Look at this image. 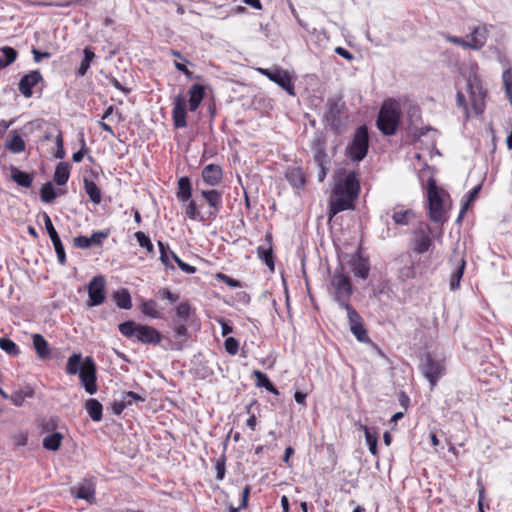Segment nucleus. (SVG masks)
<instances>
[{
  "label": "nucleus",
  "mask_w": 512,
  "mask_h": 512,
  "mask_svg": "<svg viewBox=\"0 0 512 512\" xmlns=\"http://www.w3.org/2000/svg\"><path fill=\"white\" fill-rule=\"evenodd\" d=\"M360 190L359 181L354 172L348 173L343 181H338L332 191L329 201V217L353 208Z\"/></svg>",
  "instance_id": "nucleus-1"
},
{
  "label": "nucleus",
  "mask_w": 512,
  "mask_h": 512,
  "mask_svg": "<svg viewBox=\"0 0 512 512\" xmlns=\"http://www.w3.org/2000/svg\"><path fill=\"white\" fill-rule=\"evenodd\" d=\"M201 197L209 206L208 211L203 214L200 209L202 205H198L196 200H190L185 207V215L188 219L193 221L205 222L214 221L220 210L222 209L223 194L216 189L201 190Z\"/></svg>",
  "instance_id": "nucleus-2"
},
{
  "label": "nucleus",
  "mask_w": 512,
  "mask_h": 512,
  "mask_svg": "<svg viewBox=\"0 0 512 512\" xmlns=\"http://www.w3.org/2000/svg\"><path fill=\"white\" fill-rule=\"evenodd\" d=\"M118 329L125 337H135L143 344L158 345L162 340V335L157 329L152 326L137 324L132 320L119 324Z\"/></svg>",
  "instance_id": "nucleus-3"
},
{
  "label": "nucleus",
  "mask_w": 512,
  "mask_h": 512,
  "mask_svg": "<svg viewBox=\"0 0 512 512\" xmlns=\"http://www.w3.org/2000/svg\"><path fill=\"white\" fill-rule=\"evenodd\" d=\"M401 111L397 103L385 101L378 113L376 125L382 134L394 135L398 129Z\"/></svg>",
  "instance_id": "nucleus-4"
},
{
  "label": "nucleus",
  "mask_w": 512,
  "mask_h": 512,
  "mask_svg": "<svg viewBox=\"0 0 512 512\" xmlns=\"http://www.w3.org/2000/svg\"><path fill=\"white\" fill-rule=\"evenodd\" d=\"M345 111L346 104L342 97L336 96L328 98L324 119L326 125L337 135L341 134L345 129Z\"/></svg>",
  "instance_id": "nucleus-5"
},
{
  "label": "nucleus",
  "mask_w": 512,
  "mask_h": 512,
  "mask_svg": "<svg viewBox=\"0 0 512 512\" xmlns=\"http://www.w3.org/2000/svg\"><path fill=\"white\" fill-rule=\"evenodd\" d=\"M330 285L333 288V299L338 303L342 309H348L352 307L350 305V299L353 293V288L349 276L343 273V270H335L333 273Z\"/></svg>",
  "instance_id": "nucleus-6"
},
{
  "label": "nucleus",
  "mask_w": 512,
  "mask_h": 512,
  "mask_svg": "<svg viewBox=\"0 0 512 512\" xmlns=\"http://www.w3.org/2000/svg\"><path fill=\"white\" fill-rule=\"evenodd\" d=\"M327 140L322 132H315L311 142L310 148L313 153V161L319 168L318 181L322 182L327 176L330 166V158L326 152Z\"/></svg>",
  "instance_id": "nucleus-7"
},
{
  "label": "nucleus",
  "mask_w": 512,
  "mask_h": 512,
  "mask_svg": "<svg viewBox=\"0 0 512 512\" xmlns=\"http://www.w3.org/2000/svg\"><path fill=\"white\" fill-rule=\"evenodd\" d=\"M369 148V134L365 125L358 127L352 137V140L345 149L346 156L353 162L362 161Z\"/></svg>",
  "instance_id": "nucleus-8"
},
{
  "label": "nucleus",
  "mask_w": 512,
  "mask_h": 512,
  "mask_svg": "<svg viewBox=\"0 0 512 512\" xmlns=\"http://www.w3.org/2000/svg\"><path fill=\"white\" fill-rule=\"evenodd\" d=\"M472 109L476 115H480L485 109V98L487 91L484 89L481 80L476 74L470 75L467 80Z\"/></svg>",
  "instance_id": "nucleus-9"
},
{
  "label": "nucleus",
  "mask_w": 512,
  "mask_h": 512,
  "mask_svg": "<svg viewBox=\"0 0 512 512\" xmlns=\"http://www.w3.org/2000/svg\"><path fill=\"white\" fill-rule=\"evenodd\" d=\"M428 205L429 217L431 221L436 223H443L446 221L445 212L443 209V201L440 196L438 187L433 179L428 180Z\"/></svg>",
  "instance_id": "nucleus-10"
},
{
  "label": "nucleus",
  "mask_w": 512,
  "mask_h": 512,
  "mask_svg": "<svg viewBox=\"0 0 512 512\" xmlns=\"http://www.w3.org/2000/svg\"><path fill=\"white\" fill-rule=\"evenodd\" d=\"M420 371L433 388L444 375L445 366L442 361L436 360L430 354H427L420 363Z\"/></svg>",
  "instance_id": "nucleus-11"
},
{
  "label": "nucleus",
  "mask_w": 512,
  "mask_h": 512,
  "mask_svg": "<svg viewBox=\"0 0 512 512\" xmlns=\"http://www.w3.org/2000/svg\"><path fill=\"white\" fill-rule=\"evenodd\" d=\"M106 279L103 275L93 277L87 285L88 307L99 306L106 299Z\"/></svg>",
  "instance_id": "nucleus-12"
},
{
  "label": "nucleus",
  "mask_w": 512,
  "mask_h": 512,
  "mask_svg": "<svg viewBox=\"0 0 512 512\" xmlns=\"http://www.w3.org/2000/svg\"><path fill=\"white\" fill-rule=\"evenodd\" d=\"M258 71L262 75L266 76L269 80L279 85L289 95H295L294 85L291 81V76L288 71L279 67H275L273 69L259 68Z\"/></svg>",
  "instance_id": "nucleus-13"
},
{
  "label": "nucleus",
  "mask_w": 512,
  "mask_h": 512,
  "mask_svg": "<svg viewBox=\"0 0 512 512\" xmlns=\"http://www.w3.org/2000/svg\"><path fill=\"white\" fill-rule=\"evenodd\" d=\"M78 375L85 391L91 395L95 394L97 392L96 365L91 357L84 359L82 370Z\"/></svg>",
  "instance_id": "nucleus-14"
},
{
  "label": "nucleus",
  "mask_w": 512,
  "mask_h": 512,
  "mask_svg": "<svg viewBox=\"0 0 512 512\" xmlns=\"http://www.w3.org/2000/svg\"><path fill=\"white\" fill-rule=\"evenodd\" d=\"M42 218H43V222H44L46 231L53 243L58 262L60 265H65L66 264V253H65L63 243L60 239V236H59L58 232L56 231V229L54 228L50 216L46 212L42 213Z\"/></svg>",
  "instance_id": "nucleus-15"
},
{
  "label": "nucleus",
  "mask_w": 512,
  "mask_h": 512,
  "mask_svg": "<svg viewBox=\"0 0 512 512\" xmlns=\"http://www.w3.org/2000/svg\"><path fill=\"white\" fill-rule=\"evenodd\" d=\"M347 312V317L349 321L350 331L356 337V339L360 342L368 341V333L364 327L362 317L359 313L353 308L350 307L345 309Z\"/></svg>",
  "instance_id": "nucleus-16"
},
{
  "label": "nucleus",
  "mask_w": 512,
  "mask_h": 512,
  "mask_svg": "<svg viewBox=\"0 0 512 512\" xmlns=\"http://www.w3.org/2000/svg\"><path fill=\"white\" fill-rule=\"evenodd\" d=\"M187 112H186V98L182 95H177L174 98L172 119L175 128H184L187 126Z\"/></svg>",
  "instance_id": "nucleus-17"
},
{
  "label": "nucleus",
  "mask_w": 512,
  "mask_h": 512,
  "mask_svg": "<svg viewBox=\"0 0 512 512\" xmlns=\"http://www.w3.org/2000/svg\"><path fill=\"white\" fill-rule=\"evenodd\" d=\"M432 246L431 230L429 227L417 229L413 236V249L418 254L427 252Z\"/></svg>",
  "instance_id": "nucleus-18"
},
{
  "label": "nucleus",
  "mask_w": 512,
  "mask_h": 512,
  "mask_svg": "<svg viewBox=\"0 0 512 512\" xmlns=\"http://www.w3.org/2000/svg\"><path fill=\"white\" fill-rule=\"evenodd\" d=\"M42 80L41 73L38 70H33L21 78L18 85L19 91L26 98H30L33 95L32 88Z\"/></svg>",
  "instance_id": "nucleus-19"
},
{
  "label": "nucleus",
  "mask_w": 512,
  "mask_h": 512,
  "mask_svg": "<svg viewBox=\"0 0 512 512\" xmlns=\"http://www.w3.org/2000/svg\"><path fill=\"white\" fill-rule=\"evenodd\" d=\"M450 262L454 263L455 267L450 276V289L452 291L457 290L460 287V281L464 275L466 267V260L464 257L453 256Z\"/></svg>",
  "instance_id": "nucleus-20"
},
{
  "label": "nucleus",
  "mask_w": 512,
  "mask_h": 512,
  "mask_svg": "<svg viewBox=\"0 0 512 512\" xmlns=\"http://www.w3.org/2000/svg\"><path fill=\"white\" fill-rule=\"evenodd\" d=\"M354 276L366 280L369 276V260L361 255H354L349 261Z\"/></svg>",
  "instance_id": "nucleus-21"
},
{
  "label": "nucleus",
  "mask_w": 512,
  "mask_h": 512,
  "mask_svg": "<svg viewBox=\"0 0 512 512\" xmlns=\"http://www.w3.org/2000/svg\"><path fill=\"white\" fill-rule=\"evenodd\" d=\"M202 179L209 186H217L223 177L222 168L216 164H208L202 170Z\"/></svg>",
  "instance_id": "nucleus-22"
},
{
  "label": "nucleus",
  "mask_w": 512,
  "mask_h": 512,
  "mask_svg": "<svg viewBox=\"0 0 512 512\" xmlns=\"http://www.w3.org/2000/svg\"><path fill=\"white\" fill-rule=\"evenodd\" d=\"M487 35L488 30L486 25H479L474 27L469 34L470 49H481L487 41Z\"/></svg>",
  "instance_id": "nucleus-23"
},
{
  "label": "nucleus",
  "mask_w": 512,
  "mask_h": 512,
  "mask_svg": "<svg viewBox=\"0 0 512 512\" xmlns=\"http://www.w3.org/2000/svg\"><path fill=\"white\" fill-rule=\"evenodd\" d=\"M4 147L13 154H19L25 151L26 143L19 131L14 129L10 131L9 138L6 140Z\"/></svg>",
  "instance_id": "nucleus-24"
},
{
  "label": "nucleus",
  "mask_w": 512,
  "mask_h": 512,
  "mask_svg": "<svg viewBox=\"0 0 512 512\" xmlns=\"http://www.w3.org/2000/svg\"><path fill=\"white\" fill-rule=\"evenodd\" d=\"M205 96L204 86L201 84H193L189 89V109L195 111L201 104Z\"/></svg>",
  "instance_id": "nucleus-25"
},
{
  "label": "nucleus",
  "mask_w": 512,
  "mask_h": 512,
  "mask_svg": "<svg viewBox=\"0 0 512 512\" xmlns=\"http://www.w3.org/2000/svg\"><path fill=\"white\" fill-rule=\"evenodd\" d=\"M177 198L181 202H190L192 197V185L189 177L183 176L178 180Z\"/></svg>",
  "instance_id": "nucleus-26"
},
{
  "label": "nucleus",
  "mask_w": 512,
  "mask_h": 512,
  "mask_svg": "<svg viewBox=\"0 0 512 512\" xmlns=\"http://www.w3.org/2000/svg\"><path fill=\"white\" fill-rule=\"evenodd\" d=\"M266 240L268 241L267 246L261 245L257 248V254L258 257L264 261V263L267 265L268 268L271 270H274V259H273V252H272V245L271 240L272 236L267 235Z\"/></svg>",
  "instance_id": "nucleus-27"
},
{
  "label": "nucleus",
  "mask_w": 512,
  "mask_h": 512,
  "mask_svg": "<svg viewBox=\"0 0 512 512\" xmlns=\"http://www.w3.org/2000/svg\"><path fill=\"white\" fill-rule=\"evenodd\" d=\"M287 181L297 189H302L305 186V176L299 167H291L286 171Z\"/></svg>",
  "instance_id": "nucleus-28"
},
{
  "label": "nucleus",
  "mask_w": 512,
  "mask_h": 512,
  "mask_svg": "<svg viewBox=\"0 0 512 512\" xmlns=\"http://www.w3.org/2000/svg\"><path fill=\"white\" fill-rule=\"evenodd\" d=\"M113 301L120 309L128 310L132 307L131 294L127 288H121L112 295Z\"/></svg>",
  "instance_id": "nucleus-29"
},
{
  "label": "nucleus",
  "mask_w": 512,
  "mask_h": 512,
  "mask_svg": "<svg viewBox=\"0 0 512 512\" xmlns=\"http://www.w3.org/2000/svg\"><path fill=\"white\" fill-rule=\"evenodd\" d=\"M72 494L79 499L86 500L89 503H95V489L91 484H82L72 489Z\"/></svg>",
  "instance_id": "nucleus-30"
},
{
  "label": "nucleus",
  "mask_w": 512,
  "mask_h": 512,
  "mask_svg": "<svg viewBox=\"0 0 512 512\" xmlns=\"http://www.w3.org/2000/svg\"><path fill=\"white\" fill-rule=\"evenodd\" d=\"M83 183L85 192L88 195L90 201L95 205L100 204L102 201V194L97 184L94 181L87 178H84Z\"/></svg>",
  "instance_id": "nucleus-31"
},
{
  "label": "nucleus",
  "mask_w": 512,
  "mask_h": 512,
  "mask_svg": "<svg viewBox=\"0 0 512 512\" xmlns=\"http://www.w3.org/2000/svg\"><path fill=\"white\" fill-rule=\"evenodd\" d=\"M85 409L93 421L100 422L102 420L103 406L97 399H88L85 402Z\"/></svg>",
  "instance_id": "nucleus-32"
},
{
  "label": "nucleus",
  "mask_w": 512,
  "mask_h": 512,
  "mask_svg": "<svg viewBox=\"0 0 512 512\" xmlns=\"http://www.w3.org/2000/svg\"><path fill=\"white\" fill-rule=\"evenodd\" d=\"M33 347L39 358L45 359L50 355L49 344L41 334L33 335Z\"/></svg>",
  "instance_id": "nucleus-33"
},
{
  "label": "nucleus",
  "mask_w": 512,
  "mask_h": 512,
  "mask_svg": "<svg viewBox=\"0 0 512 512\" xmlns=\"http://www.w3.org/2000/svg\"><path fill=\"white\" fill-rule=\"evenodd\" d=\"M70 164L68 162H60L54 172V181L57 185L62 186L67 183L70 177Z\"/></svg>",
  "instance_id": "nucleus-34"
},
{
  "label": "nucleus",
  "mask_w": 512,
  "mask_h": 512,
  "mask_svg": "<svg viewBox=\"0 0 512 512\" xmlns=\"http://www.w3.org/2000/svg\"><path fill=\"white\" fill-rule=\"evenodd\" d=\"M141 312L151 318L161 319L163 318V313L158 309V304L153 299L145 300L140 305Z\"/></svg>",
  "instance_id": "nucleus-35"
},
{
  "label": "nucleus",
  "mask_w": 512,
  "mask_h": 512,
  "mask_svg": "<svg viewBox=\"0 0 512 512\" xmlns=\"http://www.w3.org/2000/svg\"><path fill=\"white\" fill-rule=\"evenodd\" d=\"M11 178L15 183H17V185L21 187L30 188L32 186L33 176L17 168H12Z\"/></svg>",
  "instance_id": "nucleus-36"
},
{
  "label": "nucleus",
  "mask_w": 512,
  "mask_h": 512,
  "mask_svg": "<svg viewBox=\"0 0 512 512\" xmlns=\"http://www.w3.org/2000/svg\"><path fill=\"white\" fill-rule=\"evenodd\" d=\"M416 262L409 256V259L404 263L398 271V278L401 281H407L416 277L415 271Z\"/></svg>",
  "instance_id": "nucleus-37"
},
{
  "label": "nucleus",
  "mask_w": 512,
  "mask_h": 512,
  "mask_svg": "<svg viewBox=\"0 0 512 512\" xmlns=\"http://www.w3.org/2000/svg\"><path fill=\"white\" fill-rule=\"evenodd\" d=\"M64 436L59 432H54L43 439V447L49 451H57L61 447Z\"/></svg>",
  "instance_id": "nucleus-38"
},
{
  "label": "nucleus",
  "mask_w": 512,
  "mask_h": 512,
  "mask_svg": "<svg viewBox=\"0 0 512 512\" xmlns=\"http://www.w3.org/2000/svg\"><path fill=\"white\" fill-rule=\"evenodd\" d=\"M82 355L80 353L72 354L66 364V373L69 375L79 374L82 370Z\"/></svg>",
  "instance_id": "nucleus-39"
},
{
  "label": "nucleus",
  "mask_w": 512,
  "mask_h": 512,
  "mask_svg": "<svg viewBox=\"0 0 512 512\" xmlns=\"http://www.w3.org/2000/svg\"><path fill=\"white\" fill-rule=\"evenodd\" d=\"M253 375L256 378V386L264 387L267 391L276 395L279 393L265 373L260 370H254Z\"/></svg>",
  "instance_id": "nucleus-40"
},
{
  "label": "nucleus",
  "mask_w": 512,
  "mask_h": 512,
  "mask_svg": "<svg viewBox=\"0 0 512 512\" xmlns=\"http://www.w3.org/2000/svg\"><path fill=\"white\" fill-rule=\"evenodd\" d=\"M1 52L5 59L0 57V70L13 63L18 55L17 51L9 46L2 47Z\"/></svg>",
  "instance_id": "nucleus-41"
},
{
  "label": "nucleus",
  "mask_w": 512,
  "mask_h": 512,
  "mask_svg": "<svg viewBox=\"0 0 512 512\" xmlns=\"http://www.w3.org/2000/svg\"><path fill=\"white\" fill-rule=\"evenodd\" d=\"M481 188H482L481 185H477L476 187H474L473 189H471L468 192L467 200L462 205V208H461L460 213L457 218V222L461 221V219L463 218L464 214L466 213L470 203L473 202L478 197V194H479Z\"/></svg>",
  "instance_id": "nucleus-42"
},
{
  "label": "nucleus",
  "mask_w": 512,
  "mask_h": 512,
  "mask_svg": "<svg viewBox=\"0 0 512 512\" xmlns=\"http://www.w3.org/2000/svg\"><path fill=\"white\" fill-rule=\"evenodd\" d=\"M40 197H41V200L45 203H51L53 200L56 199L57 193L50 181L46 182L41 187Z\"/></svg>",
  "instance_id": "nucleus-43"
},
{
  "label": "nucleus",
  "mask_w": 512,
  "mask_h": 512,
  "mask_svg": "<svg viewBox=\"0 0 512 512\" xmlns=\"http://www.w3.org/2000/svg\"><path fill=\"white\" fill-rule=\"evenodd\" d=\"M413 216H414V213L410 209L399 210V211H394V213L392 214V219H393L394 223L397 225H408L410 218H412Z\"/></svg>",
  "instance_id": "nucleus-44"
},
{
  "label": "nucleus",
  "mask_w": 512,
  "mask_h": 512,
  "mask_svg": "<svg viewBox=\"0 0 512 512\" xmlns=\"http://www.w3.org/2000/svg\"><path fill=\"white\" fill-rule=\"evenodd\" d=\"M0 348L11 356H16L20 353L19 347L9 338H0Z\"/></svg>",
  "instance_id": "nucleus-45"
},
{
  "label": "nucleus",
  "mask_w": 512,
  "mask_h": 512,
  "mask_svg": "<svg viewBox=\"0 0 512 512\" xmlns=\"http://www.w3.org/2000/svg\"><path fill=\"white\" fill-rule=\"evenodd\" d=\"M502 80H503V85H504V90H505L506 96L512 103V70L511 69H506L503 72Z\"/></svg>",
  "instance_id": "nucleus-46"
},
{
  "label": "nucleus",
  "mask_w": 512,
  "mask_h": 512,
  "mask_svg": "<svg viewBox=\"0 0 512 512\" xmlns=\"http://www.w3.org/2000/svg\"><path fill=\"white\" fill-rule=\"evenodd\" d=\"M135 238L142 248H145L148 253H152L154 251L153 244L150 238L142 231H138L135 233Z\"/></svg>",
  "instance_id": "nucleus-47"
},
{
  "label": "nucleus",
  "mask_w": 512,
  "mask_h": 512,
  "mask_svg": "<svg viewBox=\"0 0 512 512\" xmlns=\"http://www.w3.org/2000/svg\"><path fill=\"white\" fill-rule=\"evenodd\" d=\"M191 307L188 302H181L176 307V316L179 322H186L190 316Z\"/></svg>",
  "instance_id": "nucleus-48"
},
{
  "label": "nucleus",
  "mask_w": 512,
  "mask_h": 512,
  "mask_svg": "<svg viewBox=\"0 0 512 512\" xmlns=\"http://www.w3.org/2000/svg\"><path fill=\"white\" fill-rule=\"evenodd\" d=\"M364 433L366 443L369 447V451L371 452L372 455H377V437L373 435L366 426L364 427Z\"/></svg>",
  "instance_id": "nucleus-49"
},
{
  "label": "nucleus",
  "mask_w": 512,
  "mask_h": 512,
  "mask_svg": "<svg viewBox=\"0 0 512 512\" xmlns=\"http://www.w3.org/2000/svg\"><path fill=\"white\" fill-rule=\"evenodd\" d=\"M250 491H251L250 485H246L242 490V494H241L242 499H241V503H240L239 507L235 508L233 506H230L229 512H239V510L246 508L248 505Z\"/></svg>",
  "instance_id": "nucleus-50"
},
{
  "label": "nucleus",
  "mask_w": 512,
  "mask_h": 512,
  "mask_svg": "<svg viewBox=\"0 0 512 512\" xmlns=\"http://www.w3.org/2000/svg\"><path fill=\"white\" fill-rule=\"evenodd\" d=\"M171 258L177 263L178 267L187 274H193L196 268L188 263L183 262L173 251H170Z\"/></svg>",
  "instance_id": "nucleus-51"
},
{
  "label": "nucleus",
  "mask_w": 512,
  "mask_h": 512,
  "mask_svg": "<svg viewBox=\"0 0 512 512\" xmlns=\"http://www.w3.org/2000/svg\"><path fill=\"white\" fill-rule=\"evenodd\" d=\"M109 235V232L107 231H96L93 232L90 237H88L90 246H101L103 243V240H105Z\"/></svg>",
  "instance_id": "nucleus-52"
},
{
  "label": "nucleus",
  "mask_w": 512,
  "mask_h": 512,
  "mask_svg": "<svg viewBox=\"0 0 512 512\" xmlns=\"http://www.w3.org/2000/svg\"><path fill=\"white\" fill-rule=\"evenodd\" d=\"M224 347L230 355H236L239 350V342L234 337H227L224 341Z\"/></svg>",
  "instance_id": "nucleus-53"
},
{
  "label": "nucleus",
  "mask_w": 512,
  "mask_h": 512,
  "mask_svg": "<svg viewBox=\"0 0 512 512\" xmlns=\"http://www.w3.org/2000/svg\"><path fill=\"white\" fill-rule=\"evenodd\" d=\"M32 392L24 393L23 391H16L11 396H9V399L15 406H22V404L25 401L26 397H31Z\"/></svg>",
  "instance_id": "nucleus-54"
},
{
  "label": "nucleus",
  "mask_w": 512,
  "mask_h": 512,
  "mask_svg": "<svg viewBox=\"0 0 512 512\" xmlns=\"http://www.w3.org/2000/svg\"><path fill=\"white\" fill-rule=\"evenodd\" d=\"M226 457L225 455L220 456L215 464L216 478L217 480H223L226 472L225 468Z\"/></svg>",
  "instance_id": "nucleus-55"
},
{
  "label": "nucleus",
  "mask_w": 512,
  "mask_h": 512,
  "mask_svg": "<svg viewBox=\"0 0 512 512\" xmlns=\"http://www.w3.org/2000/svg\"><path fill=\"white\" fill-rule=\"evenodd\" d=\"M159 250H160V260L167 268H174L173 265L170 264L169 254L167 252L168 245H165L163 242H158Z\"/></svg>",
  "instance_id": "nucleus-56"
},
{
  "label": "nucleus",
  "mask_w": 512,
  "mask_h": 512,
  "mask_svg": "<svg viewBox=\"0 0 512 512\" xmlns=\"http://www.w3.org/2000/svg\"><path fill=\"white\" fill-rule=\"evenodd\" d=\"M122 401H129V406H131L134 402H144L145 397L136 392L129 391L123 393Z\"/></svg>",
  "instance_id": "nucleus-57"
},
{
  "label": "nucleus",
  "mask_w": 512,
  "mask_h": 512,
  "mask_svg": "<svg viewBox=\"0 0 512 512\" xmlns=\"http://www.w3.org/2000/svg\"><path fill=\"white\" fill-rule=\"evenodd\" d=\"M55 142H56V147H57L55 157L58 159H63L65 157V150H64L63 135H62L61 131L58 132Z\"/></svg>",
  "instance_id": "nucleus-58"
},
{
  "label": "nucleus",
  "mask_w": 512,
  "mask_h": 512,
  "mask_svg": "<svg viewBox=\"0 0 512 512\" xmlns=\"http://www.w3.org/2000/svg\"><path fill=\"white\" fill-rule=\"evenodd\" d=\"M456 103H457V106L462 108L465 116H466V119H468L470 117L469 115V108H468V104H467V101H466V97L465 95L461 92V91H458L457 92V95H456Z\"/></svg>",
  "instance_id": "nucleus-59"
},
{
  "label": "nucleus",
  "mask_w": 512,
  "mask_h": 512,
  "mask_svg": "<svg viewBox=\"0 0 512 512\" xmlns=\"http://www.w3.org/2000/svg\"><path fill=\"white\" fill-rule=\"evenodd\" d=\"M80 144H81V149L79 151L75 152L72 156V160L75 163H79L82 161L85 151H86V141H85L83 134H81Z\"/></svg>",
  "instance_id": "nucleus-60"
},
{
  "label": "nucleus",
  "mask_w": 512,
  "mask_h": 512,
  "mask_svg": "<svg viewBox=\"0 0 512 512\" xmlns=\"http://www.w3.org/2000/svg\"><path fill=\"white\" fill-rule=\"evenodd\" d=\"M157 295L160 298L169 300L170 303H175L179 299V296L177 294L172 293L169 289L166 288L160 289Z\"/></svg>",
  "instance_id": "nucleus-61"
},
{
  "label": "nucleus",
  "mask_w": 512,
  "mask_h": 512,
  "mask_svg": "<svg viewBox=\"0 0 512 512\" xmlns=\"http://www.w3.org/2000/svg\"><path fill=\"white\" fill-rule=\"evenodd\" d=\"M73 245L76 247V248H80V249H88L90 248V242H89V239L87 236H77L73 239Z\"/></svg>",
  "instance_id": "nucleus-62"
},
{
  "label": "nucleus",
  "mask_w": 512,
  "mask_h": 512,
  "mask_svg": "<svg viewBox=\"0 0 512 512\" xmlns=\"http://www.w3.org/2000/svg\"><path fill=\"white\" fill-rule=\"evenodd\" d=\"M446 39H447L448 42L453 43L455 45H458V46H460L462 48H470V42L464 40L461 37L448 35L446 37Z\"/></svg>",
  "instance_id": "nucleus-63"
},
{
  "label": "nucleus",
  "mask_w": 512,
  "mask_h": 512,
  "mask_svg": "<svg viewBox=\"0 0 512 512\" xmlns=\"http://www.w3.org/2000/svg\"><path fill=\"white\" fill-rule=\"evenodd\" d=\"M218 278L223 282L225 283L226 285H228L229 287H232V288H238V287H241V284L238 280L236 279H233L225 274H219L218 275Z\"/></svg>",
  "instance_id": "nucleus-64"
}]
</instances>
